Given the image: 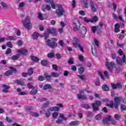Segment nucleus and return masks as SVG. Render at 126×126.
Segmentation results:
<instances>
[{
	"mask_svg": "<svg viewBox=\"0 0 126 126\" xmlns=\"http://www.w3.org/2000/svg\"><path fill=\"white\" fill-rule=\"evenodd\" d=\"M121 100H123V96H115L114 99V103L107 104V106L108 107H110V108H113L114 107L116 110H118Z\"/></svg>",
	"mask_w": 126,
	"mask_h": 126,
	"instance_id": "1",
	"label": "nucleus"
},
{
	"mask_svg": "<svg viewBox=\"0 0 126 126\" xmlns=\"http://www.w3.org/2000/svg\"><path fill=\"white\" fill-rule=\"evenodd\" d=\"M23 25L25 28L30 30L31 28H32V25L31 23H30V19L29 17H27L25 19V21L23 22Z\"/></svg>",
	"mask_w": 126,
	"mask_h": 126,
	"instance_id": "2",
	"label": "nucleus"
},
{
	"mask_svg": "<svg viewBox=\"0 0 126 126\" xmlns=\"http://www.w3.org/2000/svg\"><path fill=\"white\" fill-rule=\"evenodd\" d=\"M101 101H94V103L92 104L93 112H97V111H99V107L101 106Z\"/></svg>",
	"mask_w": 126,
	"mask_h": 126,
	"instance_id": "3",
	"label": "nucleus"
},
{
	"mask_svg": "<svg viewBox=\"0 0 126 126\" xmlns=\"http://www.w3.org/2000/svg\"><path fill=\"white\" fill-rule=\"evenodd\" d=\"M74 31H78L80 29V23L77 19H74L73 22Z\"/></svg>",
	"mask_w": 126,
	"mask_h": 126,
	"instance_id": "4",
	"label": "nucleus"
},
{
	"mask_svg": "<svg viewBox=\"0 0 126 126\" xmlns=\"http://www.w3.org/2000/svg\"><path fill=\"white\" fill-rule=\"evenodd\" d=\"M47 46L51 48V49H55L58 47V43L55 42H51V40L47 39L46 41Z\"/></svg>",
	"mask_w": 126,
	"mask_h": 126,
	"instance_id": "5",
	"label": "nucleus"
},
{
	"mask_svg": "<svg viewBox=\"0 0 126 126\" xmlns=\"http://www.w3.org/2000/svg\"><path fill=\"white\" fill-rule=\"evenodd\" d=\"M56 13L57 14L58 16H63V12H64V10H63V8L62 6L61 5H58V8L56 10Z\"/></svg>",
	"mask_w": 126,
	"mask_h": 126,
	"instance_id": "6",
	"label": "nucleus"
},
{
	"mask_svg": "<svg viewBox=\"0 0 126 126\" xmlns=\"http://www.w3.org/2000/svg\"><path fill=\"white\" fill-rule=\"evenodd\" d=\"M116 62L119 65H123L124 63H126V55L124 54L122 59L118 57L116 59Z\"/></svg>",
	"mask_w": 126,
	"mask_h": 126,
	"instance_id": "7",
	"label": "nucleus"
},
{
	"mask_svg": "<svg viewBox=\"0 0 126 126\" xmlns=\"http://www.w3.org/2000/svg\"><path fill=\"white\" fill-rule=\"evenodd\" d=\"M48 34H53L54 36H57V29L55 28H48L46 31Z\"/></svg>",
	"mask_w": 126,
	"mask_h": 126,
	"instance_id": "8",
	"label": "nucleus"
},
{
	"mask_svg": "<svg viewBox=\"0 0 126 126\" xmlns=\"http://www.w3.org/2000/svg\"><path fill=\"white\" fill-rule=\"evenodd\" d=\"M86 32H87V30L85 27H82L80 28V33L81 37L82 38H84L85 37V34H86Z\"/></svg>",
	"mask_w": 126,
	"mask_h": 126,
	"instance_id": "9",
	"label": "nucleus"
},
{
	"mask_svg": "<svg viewBox=\"0 0 126 126\" xmlns=\"http://www.w3.org/2000/svg\"><path fill=\"white\" fill-rule=\"evenodd\" d=\"M90 3L92 11H93V12H96V11H97V8H96L94 1L92 0H90Z\"/></svg>",
	"mask_w": 126,
	"mask_h": 126,
	"instance_id": "10",
	"label": "nucleus"
},
{
	"mask_svg": "<svg viewBox=\"0 0 126 126\" xmlns=\"http://www.w3.org/2000/svg\"><path fill=\"white\" fill-rule=\"evenodd\" d=\"M106 64L108 70L112 71V68L115 66V63L114 62H107Z\"/></svg>",
	"mask_w": 126,
	"mask_h": 126,
	"instance_id": "11",
	"label": "nucleus"
},
{
	"mask_svg": "<svg viewBox=\"0 0 126 126\" xmlns=\"http://www.w3.org/2000/svg\"><path fill=\"white\" fill-rule=\"evenodd\" d=\"M77 97L78 99H82V100H86V96L84 95V91H81L77 94Z\"/></svg>",
	"mask_w": 126,
	"mask_h": 126,
	"instance_id": "12",
	"label": "nucleus"
},
{
	"mask_svg": "<svg viewBox=\"0 0 126 126\" xmlns=\"http://www.w3.org/2000/svg\"><path fill=\"white\" fill-rule=\"evenodd\" d=\"M112 116H108L106 118L102 120L103 125H110L111 118Z\"/></svg>",
	"mask_w": 126,
	"mask_h": 126,
	"instance_id": "13",
	"label": "nucleus"
},
{
	"mask_svg": "<svg viewBox=\"0 0 126 126\" xmlns=\"http://www.w3.org/2000/svg\"><path fill=\"white\" fill-rule=\"evenodd\" d=\"M72 45L75 48H77V45H79V39L78 38L74 37L72 40Z\"/></svg>",
	"mask_w": 126,
	"mask_h": 126,
	"instance_id": "14",
	"label": "nucleus"
},
{
	"mask_svg": "<svg viewBox=\"0 0 126 126\" xmlns=\"http://www.w3.org/2000/svg\"><path fill=\"white\" fill-rule=\"evenodd\" d=\"M111 86L113 89H121L122 88V85L120 83H117L116 84H111Z\"/></svg>",
	"mask_w": 126,
	"mask_h": 126,
	"instance_id": "15",
	"label": "nucleus"
},
{
	"mask_svg": "<svg viewBox=\"0 0 126 126\" xmlns=\"http://www.w3.org/2000/svg\"><path fill=\"white\" fill-rule=\"evenodd\" d=\"M120 27H121V26L118 23L115 25L114 32H115V33H119V32H120Z\"/></svg>",
	"mask_w": 126,
	"mask_h": 126,
	"instance_id": "16",
	"label": "nucleus"
},
{
	"mask_svg": "<svg viewBox=\"0 0 126 126\" xmlns=\"http://www.w3.org/2000/svg\"><path fill=\"white\" fill-rule=\"evenodd\" d=\"M92 53L94 57L97 56V51H96V48H95L94 45L92 46Z\"/></svg>",
	"mask_w": 126,
	"mask_h": 126,
	"instance_id": "17",
	"label": "nucleus"
},
{
	"mask_svg": "<svg viewBox=\"0 0 126 126\" xmlns=\"http://www.w3.org/2000/svg\"><path fill=\"white\" fill-rule=\"evenodd\" d=\"M17 39V36H9L6 40H9V41H15Z\"/></svg>",
	"mask_w": 126,
	"mask_h": 126,
	"instance_id": "18",
	"label": "nucleus"
},
{
	"mask_svg": "<svg viewBox=\"0 0 126 126\" xmlns=\"http://www.w3.org/2000/svg\"><path fill=\"white\" fill-rule=\"evenodd\" d=\"M15 82L18 85H21V86H24L25 85L24 82L22 80H15Z\"/></svg>",
	"mask_w": 126,
	"mask_h": 126,
	"instance_id": "19",
	"label": "nucleus"
},
{
	"mask_svg": "<svg viewBox=\"0 0 126 126\" xmlns=\"http://www.w3.org/2000/svg\"><path fill=\"white\" fill-rule=\"evenodd\" d=\"M44 76L47 81H50V80H51V78L52 77V75L51 74L50 75H49L48 73H45Z\"/></svg>",
	"mask_w": 126,
	"mask_h": 126,
	"instance_id": "20",
	"label": "nucleus"
},
{
	"mask_svg": "<svg viewBox=\"0 0 126 126\" xmlns=\"http://www.w3.org/2000/svg\"><path fill=\"white\" fill-rule=\"evenodd\" d=\"M51 110L50 108H48L47 109V110L45 111V117L48 119V118H50L51 116Z\"/></svg>",
	"mask_w": 126,
	"mask_h": 126,
	"instance_id": "21",
	"label": "nucleus"
},
{
	"mask_svg": "<svg viewBox=\"0 0 126 126\" xmlns=\"http://www.w3.org/2000/svg\"><path fill=\"white\" fill-rule=\"evenodd\" d=\"M46 1L51 4L52 8H53L54 9H56V5H55V3H54L53 0H46Z\"/></svg>",
	"mask_w": 126,
	"mask_h": 126,
	"instance_id": "22",
	"label": "nucleus"
},
{
	"mask_svg": "<svg viewBox=\"0 0 126 126\" xmlns=\"http://www.w3.org/2000/svg\"><path fill=\"white\" fill-rule=\"evenodd\" d=\"M52 88V85L50 84H47L43 86V90H48V89H51Z\"/></svg>",
	"mask_w": 126,
	"mask_h": 126,
	"instance_id": "23",
	"label": "nucleus"
},
{
	"mask_svg": "<svg viewBox=\"0 0 126 126\" xmlns=\"http://www.w3.org/2000/svg\"><path fill=\"white\" fill-rule=\"evenodd\" d=\"M20 54H22V55H27L28 51L26 49H21L19 51Z\"/></svg>",
	"mask_w": 126,
	"mask_h": 126,
	"instance_id": "24",
	"label": "nucleus"
},
{
	"mask_svg": "<svg viewBox=\"0 0 126 126\" xmlns=\"http://www.w3.org/2000/svg\"><path fill=\"white\" fill-rule=\"evenodd\" d=\"M49 109L51 112H58V111L60 110V108L56 106L50 107Z\"/></svg>",
	"mask_w": 126,
	"mask_h": 126,
	"instance_id": "25",
	"label": "nucleus"
},
{
	"mask_svg": "<svg viewBox=\"0 0 126 126\" xmlns=\"http://www.w3.org/2000/svg\"><path fill=\"white\" fill-rule=\"evenodd\" d=\"M38 37H39V33L37 32H34L32 34V38L34 40H36V39H38Z\"/></svg>",
	"mask_w": 126,
	"mask_h": 126,
	"instance_id": "26",
	"label": "nucleus"
},
{
	"mask_svg": "<svg viewBox=\"0 0 126 126\" xmlns=\"http://www.w3.org/2000/svg\"><path fill=\"white\" fill-rule=\"evenodd\" d=\"M78 125H79L78 121H73L69 124L70 126H78Z\"/></svg>",
	"mask_w": 126,
	"mask_h": 126,
	"instance_id": "27",
	"label": "nucleus"
},
{
	"mask_svg": "<svg viewBox=\"0 0 126 126\" xmlns=\"http://www.w3.org/2000/svg\"><path fill=\"white\" fill-rule=\"evenodd\" d=\"M13 72L12 70H9L4 72V74L5 76H9V75H11L12 74Z\"/></svg>",
	"mask_w": 126,
	"mask_h": 126,
	"instance_id": "28",
	"label": "nucleus"
},
{
	"mask_svg": "<svg viewBox=\"0 0 126 126\" xmlns=\"http://www.w3.org/2000/svg\"><path fill=\"white\" fill-rule=\"evenodd\" d=\"M52 77H59L60 76V73L57 72H51V73Z\"/></svg>",
	"mask_w": 126,
	"mask_h": 126,
	"instance_id": "29",
	"label": "nucleus"
},
{
	"mask_svg": "<svg viewBox=\"0 0 126 126\" xmlns=\"http://www.w3.org/2000/svg\"><path fill=\"white\" fill-rule=\"evenodd\" d=\"M38 92V90L37 89H32L31 92L32 95H36Z\"/></svg>",
	"mask_w": 126,
	"mask_h": 126,
	"instance_id": "30",
	"label": "nucleus"
},
{
	"mask_svg": "<svg viewBox=\"0 0 126 126\" xmlns=\"http://www.w3.org/2000/svg\"><path fill=\"white\" fill-rule=\"evenodd\" d=\"M102 89L104 90V91H109L110 89L109 88V87L107 86V85H103L102 86Z\"/></svg>",
	"mask_w": 126,
	"mask_h": 126,
	"instance_id": "31",
	"label": "nucleus"
},
{
	"mask_svg": "<svg viewBox=\"0 0 126 126\" xmlns=\"http://www.w3.org/2000/svg\"><path fill=\"white\" fill-rule=\"evenodd\" d=\"M79 78L81 79L83 81H85L86 80V78L85 77V75H78Z\"/></svg>",
	"mask_w": 126,
	"mask_h": 126,
	"instance_id": "32",
	"label": "nucleus"
},
{
	"mask_svg": "<svg viewBox=\"0 0 126 126\" xmlns=\"http://www.w3.org/2000/svg\"><path fill=\"white\" fill-rule=\"evenodd\" d=\"M78 71L79 74H82L83 72H84V67H80L78 68Z\"/></svg>",
	"mask_w": 126,
	"mask_h": 126,
	"instance_id": "33",
	"label": "nucleus"
},
{
	"mask_svg": "<svg viewBox=\"0 0 126 126\" xmlns=\"http://www.w3.org/2000/svg\"><path fill=\"white\" fill-rule=\"evenodd\" d=\"M49 105H50V102L47 101L46 102L43 104L42 107V109H44V108H47L49 107Z\"/></svg>",
	"mask_w": 126,
	"mask_h": 126,
	"instance_id": "34",
	"label": "nucleus"
},
{
	"mask_svg": "<svg viewBox=\"0 0 126 126\" xmlns=\"http://www.w3.org/2000/svg\"><path fill=\"white\" fill-rule=\"evenodd\" d=\"M84 4L85 8H88L89 5L88 4V0H84Z\"/></svg>",
	"mask_w": 126,
	"mask_h": 126,
	"instance_id": "35",
	"label": "nucleus"
},
{
	"mask_svg": "<svg viewBox=\"0 0 126 126\" xmlns=\"http://www.w3.org/2000/svg\"><path fill=\"white\" fill-rule=\"evenodd\" d=\"M1 5L3 7V8H4V9H7L8 8V6H7V4H6L4 2H1Z\"/></svg>",
	"mask_w": 126,
	"mask_h": 126,
	"instance_id": "36",
	"label": "nucleus"
},
{
	"mask_svg": "<svg viewBox=\"0 0 126 126\" xmlns=\"http://www.w3.org/2000/svg\"><path fill=\"white\" fill-rule=\"evenodd\" d=\"M31 59L33 62H35V63L39 62L38 58L35 56H32Z\"/></svg>",
	"mask_w": 126,
	"mask_h": 126,
	"instance_id": "37",
	"label": "nucleus"
},
{
	"mask_svg": "<svg viewBox=\"0 0 126 126\" xmlns=\"http://www.w3.org/2000/svg\"><path fill=\"white\" fill-rule=\"evenodd\" d=\"M95 120L97 121H100V120H102V115L101 114H98L96 116Z\"/></svg>",
	"mask_w": 126,
	"mask_h": 126,
	"instance_id": "38",
	"label": "nucleus"
},
{
	"mask_svg": "<svg viewBox=\"0 0 126 126\" xmlns=\"http://www.w3.org/2000/svg\"><path fill=\"white\" fill-rule=\"evenodd\" d=\"M19 54H16V55H14L11 57L12 60H18L19 59Z\"/></svg>",
	"mask_w": 126,
	"mask_h": 126,
	"instance_id": "39",
	"label": "nucleus"
},
{
	"mask_svg": "<svg viewBox=\"0 0 126 126\" xmlns=\"http://www.w3.org/2000/svg\"><path fill=\"white\" fill-rule=\"evenodd\" d=\"M114 118L117 121H119V120H121V119H122V117L119 114H115Z\"/></svg>",
	"mask_w": 126,
	"mask_h": 126,
	"instance_id": "40",
	"label": "nucleus"
},
{
	"mask_svg": "<svg viewBox=\"0 0 126 126\" xmlns=\"http://www.w3.org/2000/svg\"><path fill=\"white\" fill-rule=\"evenodd\" d=\"M33 69L32 68H30L28 71V74H29V75H32V74H33Z\"/></svg>",
	"mask_w": 126,
	"mask_h": 126,
	"instance_id": "41",
	"label": "nucleus"
},
{
	"mask_svg": "<svg viewBox=\"0 0 126 126\" xmlns=\"http://www.w3.org/2000/svg\"><path fill=\"white\" fill-rule=\"evenodd\" d=\"M77 48H79V50L82 52V53H84V50H83V47L82 45L80 44H78L77 45Z\"/></svg>",
	"mask_w": 126,
	"mask_h": 126,
	"instance_id": "42",
	"label": "nucleus"
},
{
	"mask_svg": "<svg viewBox=\"0 0 126 126\" xmlns=\"http://www.w3.org/2000/svg\"><path fill=\"white\" fill-rule=\"evenodd\" d=\"M81 107L85 109H90V106L88 104H82Z\"/></svg>",
	"mask_w": 126,
	"mask_h": 126,
	"instance_id": "43",
	"label": "nucleus"
},
{
	"mask_svg": "<svg viewBox=\"0 0 126 126\" xmlns=\"http://www.w3.org/2000/svg\"><path fill=\"white\" fill-rule=\"evenodd\" d=\"M58 44L61 46V47H64V43H63V40H60L59 41Z\"/></svg>",
	"mask_w": 126,
	"mask_h": 126,
	"instance_id": "44",
	"label": "nucleus"
},
{
	"mask_svg": "<svg viewBox=\"0 0 126 126\" xmlns=\"http://www.w3.org/2000/svg\"><path fill=\"white\" fill-rule=\"evenodd\" d=\"M120 108L122 111H126V106L125 105L121 104Z\"/></svg>",
	"mask_w": 126,
	"mask_h": 126,
	"instance_id": "45",
	"label": "nucleus"
},
{
	"mask_svg": "<svg viewBox=\"0 0 126 126\" xmlns=\"http://www.w3.org/2000/svg\"><path fill=\"white\" fill-rule=\"evenodd\" d=\"M31 115L32 117H35V118L39 117V114L37 112H32Z\"/></svg>",
	"mask_w": 126,
	"mask_h": 126,
	"instance_id": "46",
	"label": "nucleus"
},
{
	"mask_svg": "<svg viewBox=\"0 0 126 126\" xmlns=\"http://www.w3.org/2000/svg\"><path fill=\"white\" fill-rule=\"evenodd\" d=\"M58 116H59V114L57 112H54L52 114V117L53 119H56V118H58Z\"/></svg>",
	"mask_w": 126,
	"mask_h": 126,
	"instance_id": "47",
	"label": "nucleus"
},
{
	"mask_svg": "<svg viewBox=\"0 0 126 126\" xmlns=\"http://www.w3.org/2000/svg\"><path fill=\"white\" fill-rule=\"evenodd\" d=\"M47 57L48 58H54V57H55V53L53 52L50 53L47 55Z\"/></svg>",
	"mask_w": 126,
	"mask_h": 126,
	"instance_id": "48",
	"label": "nucleus"
},
{
	"mask_svg": "<svg viewBox=\"0 0 126 126\" xmlns=\"http://www.w3.org/2000/svg\"><path fill=\"white\" fill-rule=\"evenodd\" d=\"M46 79V78L44 76H38V80H40V81H43Z\"/></svg>",
	"mask_w": 126,
	"mask_h": 126,
	"instance_id": "49",
	"label": "nucleus"
},
{
	"mask_svg": "<svg viewBox=\"0 0 126 126\" xmlns=\"http://www.w3.org/2000/svg\"><path fill=\"white\" fill-rule=\"evenodd\" d=\"M91 29H92V31H93V32L94 33H95V32H96V31H97V27H96V26H92L91 27Z\"/></svg>",
	"mask_w": 126,
	"mask_h": 126,
	"instance_id": "50",
	"label": "nucleus"
},
{
	"mask_svg": "<svg viewBox=\"0 0 126 126\" xmlns=\"http://www.w3.org/2000/svg\"><path fill=\"white\" fill-rule=\"evenodd\" d=\"M60 118L63 119V120H64V121H66V120H67V118L64 116V114H60Z\"/></svg>",
	"mask_w": 126,
	"mask_h": 126,
	"instance_id": "51",
	"label": "nucleus"
},
{
	"mask_svg": "<svg viewBox=\"0 0 126 126\" xmlns=\"http://www.w3.org/2000/svg\"><path fill=\"white\" fill-rule=\"evenodd\" d=\"M41 64H42V65H47V64H48V62L45 60H42Z\"/></svg>",
	"mask_w": 126,
	"mask_h": 126,
	"instance_id": "52",
	"label": "nucleus"
},
{
	"mask_svg": "<svg viewBox=\"0 0 126 126\" xmlns=\"http://www.w3.org/2000/svg\"><path fill=\"white\" fill-rule=\"evenodd\" d=\"M19 7H24L25 6V2H21L19 4Z\"/></svg>",
	"mask_w": 126,
	"mask_h": 126,
	"instance_id": "53",
	"label": "nucleus"
},
{
	"mask_svg": "<svg viewBox=\"0 0 126 126\" xmlns=\"http://www.w3.org/2000/svg\"><path fill=\"white\" fill-rule=\"evenodd\" d=\"M2 87L3 88H4V89H10V87L9 86H8L7 85H5V84L2 85Z\"/></svg>",
	"mask_w": 126,
	"mask_h": 126,
	"instance_id": "54",
	"label": "nucleus"
},
{
	"mask_svg": "<svg viewBox=\"0 0 126 126\" xmlns=\"http://www.w3.org/2000/svg\"><path fill=\"white\" fill-rule=\"evenodd\" d=\"M9 54H11V49L10 48L7 49L5 52L6 55H9Z\"/></svg>",
	"mask_w": 126,
	"mask_h": 126,
	"instance_id": "55",
	"label": "nucleus"
},
{
	"mask_svg": "<svg viewBox=\"0 0 126 126\" xmlns=\"http://www.w3.org/2000/svg\"><path fill=\"white\" fill-rule=\"evenodd\" d=\"M6 45L9 48H12V43H11V42H7Z\"/></svg>",
	"mask_w": 126,
	"mask_h": 126,
	"instance_id": "56",
	"label": "nucleus"
},
{
	"mask_svg": "<svg viewBox=\"0 0 126 126\" xmlns=\"http://www.w3.org/2000/svg\"><path fill=\"white\" fill-rule=\"evenodd\" d=\"M79 60L81 61V62H83L84 61V58L82 55H78Z\"/></svg>",
	"mask_w": 126,
	"mask_h": 126,
	"instance_id": "57",
	"label": "nucleus"
},
{
	"mask_svg": "<svg viewBox=\"0 0 126 126\" xmlns=\"http://www.w3.org/2000/svg\"><path fill=\"white\" fill-rule=\"evenodd\" d=\"M68 63L69 64H73V59L69 58Z\"/></svg>",
	"mask_w": 126,
	"mask_h": 126,
	"instance_id": "58",
	"label": "nucleus"
},
{
	"mask_svg": "<svg viewBox=\"0 0 126 126\" xmlns=\"http://www.w3.org/2000/svg\"><path fill=\"white\" fill-rule=\"evenodd\" d=\"M98 74L99 76H100L101 78L103 80H104L105 78H104V76H103V74H102V72L101 71H98Z\"/></svg>",
	"mask_w": 126,
	"mask_h": 126,
	"instance_id": "59",
	"label": "nucleus"
},
{
	"mask_svg": "<svg viewBox=\"0 0 126 126\" xmlns=\"http://www.w3.org/2000/svg\"><path fill=\"white\" fill-rule=\"evenodd\" d=\"M18 95H27V92L24 91V92H21L19 93Z\"/></svg>",
	"mask_w": 126,
	"mask_h": 126,
	"instance_id": "60",
	"label": "nucleus"
},
{
	"mask_svg": "<svg viewBox=\"0 0 126 126\" xmlns=\"http://www.w3.org/2000/svg\"><path fill=\"white\" fill-rule=\"evenodd\" d=\"M39 29L40 31H44V26L43 25H40L39 26Z\"/></svg>",
	"mask_w": 126,
	"mask_h": 126,
	"instance_id": "61",
	"label": "nucleus"
},
{
	"mask_svg": "<svg viewBox=\"0 0 126 126\" xmlns=\"http://www.w3.org/2000/svg\"><path fill=\"white\" fill-rule=\"evenodd\" d=\"M98 18L96 16H94L93 17V20H92V22H96L97 21Z\"/></svg>",
	"mask_w": 126,
	"mask_h": 126,
	"instance_id": "62",
	"label": "nucleus"
},
{
	"mask_svg": "<svg viewBox=\"0 0 126 126\" xmlns=\"http://www.w3.org/2000/svg\"><path fill=\"white\" fill-rule=\"evenodd\" d=\"M23 42H22V40H18L17 42V45L19 46H21L23 45Z\"/></svg>",
	"mask_w": 126,
	"mask_h": 126,
	"instance_id": "63",
	"label": "nucleus"
},
{
	"mask_svg": "<svg viewBox=\"0 0 126 126\" xmlns=\"http://www.w3.org/2000/svg\"><path fill=\"white\" fill-rule=\"evenodd\" d=\"M104 75H105L106 78H109V74L108 73V72L107 71H104Z\"/></svg>",
	"mask_w": 126,
	"mask_h": 126,
	"instance_id": "64",
	"label": "nucleus"
}]
</instances>
